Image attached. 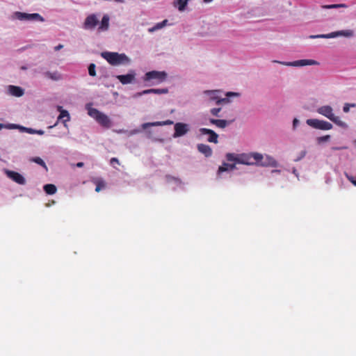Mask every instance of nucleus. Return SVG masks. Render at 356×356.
Instances as JSON below:
<instances>
[{
	"label": "nucleus",
	"mask_w": 356,
	"mask_h": 356,
	"mask_svg": "<svg viewBox=\"0 0 356 356\" xmlns=\"http://www.w3.org/2000/svg\"><path fill=\"white\" fill-rule=\"evenodd\" d=\"M209 122L212 124H215L216 127L219 128H225L228 124V122L225 120H216L211 118L209 119Z\"/></svg>",
	"instance_id": "obj_22"
},
{
	"label": "nucleus",
	"mask_w": 356,
	"mask_h": 356,
	"mask_svg": "<svg viewBox=\"0 0 356 356\" xmlns=\"http://www.w3.org/2000/svg\"><path fill=\"white\" fill-rule=\"evenodd\" d=\"M282 64H284L287 66H305V65H312L317 63L316 61L314 60L311 59H302V60H298L293 62H289V63H281Z\"/></svg>",
	"instance_id": "obj_13"
},
{
	"label": "nucleus",
	"mask_w": 356,
	"mask_h": 356,
	"mask_svg": "<svg viewBox=\"0 0 356 356\" xmlns=\"http://www.w3.org/2000/svg\"><path fill=\"white\" fill-rule=\"evenodd\" d=\"M22 70H25V69H26V67H22Z\"/></svg>",
	"instance_id": "obj_47"
},
{
	"label": "nucleus",
	"mask_w": 356,
	"mask_h": 356,
	"mask_svg": "<svg viewBox=\"0 0 356 356\" xmlns=\"http://www.w3.org/2000/svg\"><path fill=\"white\" fill-rule=\"evenodd\" d=\"M235 168H236L235 163L229 164L227 163H223V164L219 167L218 172L219 174H220V173L227 171V170H232L235 169Z\"/></svg>",
	"instance_id": "obj_23"
},
{
	"label": "nucleus",
	"mask_w": 356,
	"mask_h": 356,
	"mask_svg": "<svg viewBox=\"0 0 356 356\" xmlns=\"http://www.w3.org/2000/svg\"><path fill=\"white\" fill-rule=\"evenodd\" d=\"M99 20L95 14L88 15L84 22L83 27L86 29H93L98 24Z\"/></svg>",
	"instance_id": "obj_11"
},
{
	"label": "nucleus",
	"mask_w": 356,
	"mask_h": 356,
	"mask_svg": "<svg viewBox=\"0 0 356 356\" xmlns=\"http://www.w3.org/2000/svg\"><path fill=\"white\" fill-rule=\"evenodd\" d=\"M221 108H213L211 109L210 113L212 115L218 117Z\"/></svg>",
	"instance_id": "obj_36"
},
{
	"label": "nucleus",
	"mask_w": 356,
	"mask_h": 356,
	"mask_svg": "<svg viewBox=\"0 0 356 356\" xmlns=\"http://www.w3.org/2000/svg\"><path fill=\"white\" fill-rule=\"evenodd\" d=\"M306 123L309 126L320 130H330L333 127L332 124L329 122L318 119H308Z\"/></svg>",
	"instance_id": "obj_6"
},
{
	"label": "nucleus",
	"mask_w": 356,
	"mask_h": 356,
	"mask_svg": "<svg viewBox=\"0 0 356 356\" xmlns=\"http://www.w3.org/2000/svg\"><path fill=\"white\" fill-rule=\"evenodd\" d=\"M322 8H325V9H332V8H347V6L344 3L330 4V5L323 6Z\"/></svg>",
	"instance_id": "obj_30"
},
{
	"label": "nucleus",
	"mask_w": 356,
	"mask_h": 356,
	"mask_svg": "<svg viewBox=\"0 0 356 356\" xmlns=\"http://www.w3.org/2000/svg\"><path fill=\"white\" fill-rule=\"evenodd\" d=\"M354 32L352 30H343V31H339L332 32L328 34H321V35H311V38H332L337 36H344L346 38H350L353 36Z\"/></svg>",
	"instance_id": "obj_7"
},
{
	"label": "nucleus",
	"mask_w": 356,
	"mask_h": 356,
	"mask_svg": "<svg viewBox=\"0 0 356 356\" xmlns=\"http://www.w3.org/2000/svg\"><path fill=\"white\" fill-rule=\"evenodd\" d=\"M174 138H178L186 134L189 131V125L183 122H177L174 127Z\"/></svg>",
	"instance_id": "obj_9"
},
{
	"label": "nucleus",
	"mask_w": 356,
	"mask_h": 356,
	"mask_svg": "<svg viewBox=\"0 0 356 356\" xmlns=\"http://www.w3.org/2000/svg\"><path fill=\"white\" fill-rule=\"evenodd\" d=\"M109 17L108 15H104L102 19L98 30L99 31H106L109 28Z\"/></svg>",
	"instance_id": "obj_19"
},
{
	"label": "nucleus",
	"mask_w": 356,
	"mask_h": 356,
	"mask_svg": "<svg viewBox=\"0 0 356 356\" xmlns=\"http://www.w3.org/2000/svg\"><path fill=\"white\" fill-rule=\"evenodd\" d=\"M347 179L354 185L356 186V175H348L346 174Z\"/></svg>",
	"instance_id": "obj_38"
},
{
	"label": "nucleus",
	"mask_w": 356,
	"mask_h": 356,
	"mask_svg": "<svg viewBox=\"0 0 356 356\" xmlns=\"http://www.w3.org/2000/svg\"><path fill=\"white\" fill-rule=\"evenodd\" d=\"M18 126H19V127L17 129H20L21 130L24 131L29 134H35V129L21 127L19 125H18Z\"/></svg>",
	"instance_id": "obj_35"
},
{
	"label": "nucleus",
	"mask_w": 356,
	"mask_h": 356,
	"mask_svg": "<svg viewBox=\"0 0 356 356\" xmlns=\"http://www.w3.org/2000/svg\"><path fill=\"white\" fill-rule=\"evenodd\" d=\"M168 92V88L148 89V90H145L141 92H139L138 95L141 96L143 95L150 94V93H154V94H156V95H162V94H167Z\"/></svg>",
	"instance_id": "obj_18"
},
{
	"label": "nucleus",
	"mask_w": 356,
	"mask_h": 356,
	"mask_svg": "<svg viewBox=\"0 0 356 356\" xmlns=\"http://www.w3.org/2000/svg\"><path fill=\"white\" fill-rule=\"evenodd\" d=\"M44 192L48 195H54L56 193V186L51 184H48L43 187Z\"/></svg>",
	"instance_id": "obj_24"
},
{
	"label": "nucleus",
	"mask_w": 356,
	"mask_h": 356,
	"mask_svg": "<svg viewBox=\"0 0 356 356\" xmlns=\"http://www.w3.org/2000/svg\"><path fill=\"white\" fill-rule=\"evenodd\" d=\"M14 16L21 21H44V19L38 13L29 14L17 11L14 13Z\"/></svg>",
	"instance_id": "obj_8"
},
{
	"label": "nucleus",
	"mask_w": 356,
	"mask_h": 356,
	"mask_svg": "<svg viewBox=\"0 0 356 356\" xmlns=\"http://www.w3.org/2000/svg\"><path fill=\"white\" fill-rule=\"evenodd\" d=\"M204 93L209 97V99L211 101H216V104L218 105L229 102V100L226 98H220L218 95V90H205Z\"/></svg>",
	"instance_id": "obj_12"
},
{
	"label": "nucleus",
	"mask_w": 356,
	"mask_h": 356,
	"mask_svg": "<svg viewBox=\"0 0 356 356\" xmlns=\"http://www.w3.org/2000/svg\"><path fill=\"white\" fill-rule=\"evenodd\" d=\"M88 114L104 128L109 129L112 127V121L109 117L97 108L88 107Z\"/></svg>",
	"instance_id": "obj_3"
},
{
	"label": "nucleus",
	"mask_w": 356,
	"mask_h": 356,
	"mask_svg": "<svg viewBox=\"0 0 356 356\" xmlns=\"http://www.w3.org/2000/svg\"><path fill=\"white\" fill-rule=\"evenodd\" d=\"M44 76L51 80H54V81H58L61 79L60 74L57 72H46L44 73Z\"/></svg>",
	"instance_id": "obj_25"
},
{
	"label": "nucleus",
	"mask_w": 356,
	"mask_h": 356,
	"mask_svg": "<svg viewBox=\"0 0 356 356\" xmlns=\"http://www.w3.org/2000/svg\"><path fill=\"white\" fill-rule=\"evenodd\" d=\"M231 95H238V94L234 93V92H231L227 93V96H231Z\"/></svg>",
	"instance_id": "obj_45"
},
{
	"label": "nucleus",
	"mask_w": 356,
	"mask_h": 356,
	"mask_svg": "<svg viewBox=\"0 0 356 356\" xmlns=\"http://www.w3.org/2000/svg\"><path fill=\"white\" fill-rule=\"evenodd\" d=\"M167 78V73L164 71H151L145 74L144 81L149 85H156L163 82Z\"/></svg>",
	"instance_id": "obj_5"
},
{
	"label": "nucleus",
	"mask_w": 356,
	"mask_h": 356,
	"mask_svg": "<svg viewBox=\"0 0 356 356\" xmlns=\"http://www.w3.org/2000/svg\"><path fill=\"white\" fill-rule=\"evenodd\" d=\"M117 78L122 84H127L131 83L134 79V74L119 75Z\"/></svg>",
	"instance_id": "obj_20"
},
{
	"label": "nucleus",
	"mask_w": 356,
	"mask_h": 356,
	"mask_svg": "<svg viewBox=\"0 0 356 356\" xmlns=\"http://www.w3.org/2000/svg\"><path fill=\"white\" fill-rule=\"evenodd\" d=\"M167 23H168V20L164 19L161 22H159L156 24H155L154 26H152V28H149L148 29V31H149V32L152 33V32H154L159 29H161L163 28L165 26H166Z\"/></svg>",
	"instance_id": "obj_26"
},
{
	"label": "nucleus",
	"mask_w": 356,
	"mask_h": 356,
	"mask_svg": "<svg viewBox=\"0 0 356 356\" xmlns=\"http://www.w3.org/2000/svg\"><path fill=\"white\" fill-rule=\"evenodd\" d=\"M84 165V163L83 162H79L76 164V166L78 168H82Z\"/></svg>",
	"instance_id": "obj_44"
},
{
	"label": "nucleus",
	"mask_w": 356,
	"mask_h": 356,
	"mask_svg": "<svg viewBox=\"0 0 356 356\" xmlns=\"http://www.w3.org/2000/svg\"><path fill=\"white\" fill-rule=\"evenodd\" d=\"M63 47V45L60 44H58V46H56V47H54V50H55L56 51H58V50L61 49Z\"/></svg>",
	"instance_id": "obj_40"
},
{
	"label": "nucleus",
	"mask_w": 356,
	"mask_h": 356,
	"mask_svg": "<svg viewBox=\"0 0 356 356\" xmlns=\"http://www.w3.org/2000/svg\"><path fill=\"white\" fill-rule=\"evenodd\" d=\"M197 149L206 157H209L212 155V149L208 145L199 144L197 145Z\"/></svg>",
	"instance_id": "obj_17"
},
{
	"label": "nucleus",
	"mask_w": 356,
	"mask_h": 356,
	"mask_svg": "<svg viewBox=\"0 0 356 356\" xmlns=\"http://www.w3.org/2000/svg\"><path fill=\"white\" fill-rule=\"evenodd\" d=\"M111 165H114L115 163H118V160L116 158H112L110 161Z\"/></svg>",
	"instance_id": "obj_39"
},
{
	"label": "nucleus",
	"mask_w": 356,
	"mask_h": 356,
	"mask_svg": "<svg viewBox=\"0 0 356 356\" xmlns=\"http://www.w3.org/2000/svg\"><path fill=\"white\" fill-rule=\"evenodd\" d=\"M299 123V120L296 118H295L293 121V128H295L297 124Z\"/></svg>",
	"instance_id": "obj_41"
},
{
	"label": "nucleus",
	"mask_w": 356,
	"mask_h": 356,
	"mask_svg": "<svg viewBox=\"0 0 356 356\" xmlns=\"http://www.w3.org/2000/svg\"><path fill=\"white\" fill-rule=\"evenodd\" d=\"M35 134L38 135H43L44 131L43 130H35Z\"/></svg>",
	"instance_id": "obj_43"
},
{
	"label": "nucleus",
	"mask_w": 356,
	"mask_h": 356,
	"mask_svg": "<svg viewBox=\"0 0 356 356\" xmlns=\"http://www.w3.org/2000/svg\"><path fill=\"white\" fill-rule=\"evenodd\" d=\"M172 124H173V122L172 120H168L166 121H162V122H152V123H146L143 125V127L144 129H145L146 127H149V126L156 127V126H163V125H170Z\"/></svg>",
	"instance_id": "obj_21"
},
{
	"label": "nucleus",
	"mask_w": 356,
	"mask_h": 356,
	"mask_svg": "<svg viewBox=\"0 0 356 356\" xmlns=\"http://www.w3.org/2000/svg\"><path fill=\"white\" fill-rule=\"evenodd\" d=\"M6 174L9 178L15 181L16 183L24 185L26 184L24 177L19 172L15 171L8 170Z\"/></svg>",
	"instance_id": "obj_14"
},
{
	"label": "nucleus",
	"mask_w": 356,
	"mask_h": 356,
	"mask_svg": "<svg viewBox=\"0 0 356 356\" xmlns=\"http://www.w3.org/2000/svg\"><path fill=\"white\" fill-rule=\"evenodd\" d=\"M94 183L96 185V188H95L96 192H99L102 189H103L106 186L104 181L102 180V179H97L95 180Z\"/></svg>",
	"instance_id": "obj_28"
},
{
	"label": "nucleus",
	"mask_w": 356,
	"mask_h": 356,
	"mask_svg": "<svg viewBox=\"0 0 356 356\" xmlns=\"http://www.w3.org/2000/svg\"><path fill=\"white\" fill-rule=\"evenodd\" d=\"M177 2H178V4H179V10L180 11H182L185 9L187 3H188V0H177Z\"/></svg>",
	"instance_id": "obj_33"
},
{
	"label": "nucleus",
	"mask_w": 356,
	"mask_h": 356,
	"mask_svg": "<svg viewBox=\"0 0 356 356\" xmlns=\"http://www.w3.org/2000/svg\"><path fill=\"white\" fill-rule=\"evenodd\" d=\"M58 110L60 111V115L58 118V120H63V122L65 127H67L66 122L70 121V116L67 111L63 109V107L58 106L57 107Z\"/></svg>",
	"instance_id": "obj_16"
},
{
	"label": "nucleus",
	"mask_w": 356,
	"mask_h": 356,
	"mask_svg": "<svg viewBox=\"0 0 356 356\" xmlns=\"http://www.w3.org/2000/svg\"><path fill=\"white\" fill-rule=\"evenodd\" d=\"M332 149L333 150H341V149H346V147H334Z\"/></svg>",
	"instance_id": "obj_42"
},
{
	"label": "nucleus",
	"mask_w": 356,
	"mask_h": 356,
	"mask_svg": "<svg viewBox=\"0 0 356 356\" xmlns=\"http://www.w3.org/2000/svg\"><path fill=\"white\" fill-rule=\"evenodd\" d=\"M263 159V155L257 152H253L250 154H238V163L248 165L254 164H259L262 166H266L268 165L273 166L275 165L276 162L273 159L269 156H266V159L268 160V162L262 161Z\"/></svg>",
	"instance_id": "obj_1"
},
{
	"label": "nucleus",
	"mask_w": 356,
	"mask_h": 356,
	"mask_svg": "<svg viewBox=\"0 0 356 356\" xmlns=\"http://www.w3.org/2000/svg\"><path fill=\"white\" fill-rule=\"evenodd\" d=\"M355 143H356V140H355Z\"/></svg>",
	"instance_id": "obj_48"
},
{
	"label": "nucleus",
	"mask_w": 356,
	"mask_h": 356,
	"mask_svg": "<svg viewBox=\"0 0 356 356\" xmlns=\"http://www.w3.org/2000/svg\"><path fill=\"white\" fill-rule=\"evenodd\" d=\"M18 127H19V126L17 124H3L0 123V130H1L3 128L12 129H16Z\"/></svg>",
	"instance_id": "obj_34"
},
{
	"label": "nucleus",
	"mask_w": 356,
	"mask_h": 356,
	"mask_svg": "<svg viewBox=\"0 0 356 356\" xmlns=\"http://www.w3.org/2000/svg\"><path fill=\"white\" fill-rule=\"evenodd\" d=\"M355 104H345L343 107V111L345 113H348L350 110V107H355Z\"/></svg>",
	"instance_id": "obj_37"
},
{
	"label": "nucleus",
	"mask_w": 356,
	"mask_h": 356,
	"mask_svg": "<svg viewBox=\"0 0 356 356\" xmlns=\"http://www.w3.org/2000/svg\"><path fill=\"white\" fill-rule=\"evenodd\" d=\"M30 161L40 165V166L44 168L47 171L48 170V168H47L46 163L40 157H38V156L33 157L30 159Z\"/></svg>",
	"instance_id": "obj_27"
},
{
	"label": "nucleus",
	"mask_w": 356,
	"mask_h": 356,
	"mask_svg": "<svg viewBox=\"0 0 356 356\" xmlns=\"http://www.w3.org/2000/svg\"><path fill=\"white\" fill-rule=\"evenodd\" d=\"M226 159L228 161H234L235 163H238V154L227 153L226 154Z\"/></svg>",
	"instance_id": "obj_29"
},
{
	"label": "nucleus",
	"mask_w": 356,
	"mask_h": 356,
	"mask_svg": "<svg viewBox=\"0 0 356 356\" xmlns=\"http://www.w3.org/2000/svg\"><path fill=\"white\" fill-rule=\"evenodd\" d=\"M204 2L206 3H209V2H211L213 0H203Z\"/></svg>",
	"instance_id": "obj_46"
},
{
	"label": "nucleus",
	"mask_w": 356,
	"mask_h": 356,
	"mask_svg": "<svg viewBox=\"0 0 356 356\" xmlns=\"http://www.w3.org/2000/svg\"><path fill=\"white\" fill-rule=\"evenodd\" d=\"M9 93L17 97H20L24 94V90L19 86H9L8 88Z\"/></svg>",
	"instance_id": "obj_15"
},
{
	"label": "nucleus",
	"mask_w": 356,
	"mask_h": 356,
	"mask_svg": "<svg viewBox=\"0 0 356 356\" xmlns=\"http://www.w3.org/2000/svg\"><path fill=\"white\" fill-rule=\"evenodd\" d=\"M199 132L202 136L208 135L209 138H207V140L209 143H218V135L214 131L207 128H200L199 129Z\"/></svg>",
	"instance_id": "obj_10"
},
{
	"label": "nucleus",
	"mask_w": 356,
	"mask_h": 356,
	"mask_svg": "<svg viewBox=\"0 0 356 356\" xmlns=\"http://www.w3.org/2000/svg\"><path fill=\"white\" fill-rule=\"evenodd\" d=\"M96 65L94 63H90L88 66V74L91 76H96V71H95Z\"/></svg>",
	"instance_id": "obj_31"
},
{
	"label": "nucleus",
	"mask_w": 356,
	"mask_h": 356,
	"mask_svg": "<svg viewBox=\"0 0 356 356\" xmlns=\"http://www.w3.org/2000/svg\"><path fill=\"white\" fill-rule=\"evenodd\" d=\"M330 136L325 135L323 136L318 137L316 138V141H317L318 144H322L323 143L327 142L328 140H330Z\"/></svg>",
	"instance_id": "obj_32"
},
{
	"label": "nucleus",
	"mask_w": 356,
	"mask_h": 356,
	"mask_svg": "<svg viewBox=\"0 0 356 356\" xmlns=\"http://www.w3.org/2000/svg\"><path fill=\"white\" fill-rule=\"evenodd\" d=\"M102 56L112 65H125L130 63V60L124 54L117 52H103Z\"/></svg>",
	"instance_id": "obj_2"
},
{
	"label": "nucleus",
	"mask_w": 356,
	"mask_h": 356,
	"mask_svg": "<svg viewBox=\"0 0 356 356\" xmlns=\"http://www.w3.org/2000/svg\"><path fill=\"white\" fill-rule=\"evenodd\" d=\"M317 112L328 118L330 120L335 123L337 125L346 128L347 124L346 122H343L339 117L336 116L333 113V109L330 106H322L317 109Z\"/></svg>",
	"instance_id": "obj_4"
}]
</instances>
